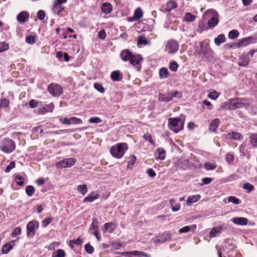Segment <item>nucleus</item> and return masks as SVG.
Here are the masks:
<instances>
[{
    "label": "nucleus",
    "instance_id": "nucleus-1",
    "mask_svg": "<svg viewBox=\"0 0 257 257\" xmlns=\"http://www.w3.org/2000/svg\"><path fill=\"white\" fill-rule=\"evenodd\" d=\"M127 149V145L126 143H118L110 148V153L112 157L119 159L123 157Z\"/></svg>",
    "mask_w": 257,
    "mask_h": 257
},
{
    "label": "nucleus",
    "instance_id": "nucleus-2",
    "mask_svg": "<svg viewBox=\"0 0 257 257\" xmlns=\"http://www.w3.org/2000/svg\"><path fill=\"white\" fill-rule=\"evenodd\" d=\"M203 17L205 18H209L207 25L209 28H213L216 26L219 22V15L217 12L213 9L207 10L204 14Z\"/></svg>",
    "mask_w": 257,
    "mask_h": 257
},
{
    "label": "nucleus",
    "instance_id": "nucleus-3",
    "mask_svg": "<svg viewBox=\"0 0 257 257\" xmlns=\"http://www.w3.org/2000/svg\"><path fill=\"white\" fill-rule=\"evenodd\" d=\"M170 129L175 133H178L183 128L184 118H170L168 119Z\"/></svg>",
    "mask_w": 257,
    "mask_h": 257
},
{
    "label": "nucleus",
    "instance_id": "nucleus-4",
    "mask_svg": "<svg viewBox=\"0 0 257 257\" xmlns=\"http://www.w3.org/2000/svg\"><path fill=\"white\" fill-rule=\"evenodd\" d=\"M16 148L15 142L10 139H4L0 144V150L5 153H11Z\"/></svg>",
    "mask_w": 257,
    "mask_h": 257
},
{
    "label": "nucleus",
    "instance_id": "nucleus-5",
    "mask_svg": "<svg viewBox=\"0 0 257 257\" xmlns=\"http://www.w3.org/2000/svg\"><path fill=\"white\" fill-rule=\"evenodd\" d=\"M179 49V43L174 40H169L166 44L165 51L170 54L175 53Z\"/></svg>",
    "mask_w": 257,
    "mask_h": 257
},
{
    "label": "nucleus",
    "instance_id": "nucleus-6",
    "mask_svg": "<svg viewBox=\"0 0 257 257\" xmlns=\"http://www.w3.org/2000/svg\"><path fill=\"white\" fill-rule=\"evenodd\" d=\"M66 2V1H55L52 8L53 13L58 16H64L66 14V11L63 4Z\"/></svg>",
    "mask_w": 257,
    "mask_h": 257
},
{
    "label": "nucleus",
    "instance_id": "nucleus-7",
    "mask_svg": "<svg viewBox=\"0 0 257 257\" xmlns=\"http://www.w3.org/2000/svg\"><path fill=\"white\" fill-rule=\"evenodd\" d=\"M49 93L54 97H58L63 93L62 87L55 83H51L48 87Z\"/></svg>",
    "mask_w": 257,
    "mask_h": 257
},
{
    "label": "nucleus",
    "instance_id": "nucleus-8",
    "mask_svg": "<svg viewBox=\"0 0 257 257\" xmlns=\"http://www.w3.org/2000/svg\"><path fill=\"white\" fill-rule=\"evenodd\" d=\"M39 222L36 220L30 221L27 225V236H33L35 234L36 230L39 227Z\"/></svg>",
    "mask_w": 257,
    "mask_h": 257
},
{
    "label": "nucleus",
    "instance_id": "nucleus-9",
    "mask_svg": "<svg viewBox=\"0 0 257 257\" xmlns=\"http://www.w3.org/2000/svg\"><path fill=\"white\" fill-rule=\"evenodd\" d=\"M76 160L74 158H67L57 163L56 166L58 168L70 167L75 164Z\"/></svg>",
    "mask_w": 257,
    "mask_h": 257
},
{
    "label": "nucleus",
    "instance_id": "nucleus-10",
    "mask_svg": "<svg viewBox=\"0 0 257 257\" xmlns=\"http://www.w3.org/2000/svg\"><path fill=\"white\" fill-rule=\"evenodd\" d=\"M227 229V225L224 223L215 227L211 229L210 232V237L211 238L214 237L217 234L221 233L223 230H225Z\"/></svg>",
    "mask_w": 257,
    "mask_h": 257
},
{
    "label": "nucleus",
    "instance_id": "nucleus-11",
    "mask_svg": "<svg viewBox=\"0 0 257 257\" xmlns=\"http://www.w3.org/2000/svg\"><path fill=\"white\" fill-rule=\"evenodd\" d=\"M171 234L169 232H164L163 234L153 239L154 243H164L171 239Z\"/></svg>",
    "mask_w": 257,
    "mask_h": 257
},
{
    "label": "nucleus",
    "instance_id": "nucleus-12",
    "mask_svg": "<svg viewBox=\"0 0 257 257\" xmlns=\"http://www.w3.org/2000/svg\"><path fill=\"white\" fill-rule=\"evenodd\" d=\"M175 1H167L166 4L163 5L162 11L164 12H170L173 9L177 7Z\"/></svg>",
    "mask_w": 257,
    "mask_h": 257
},
{
    "label": "nucleus",
    "instance_id": "nucleus-13",
    "mask_svg": "<svg viewBox=\"0 0 257 257\" xmlns=\"http://www.w3.org/2000/svg\"><path fill=\"white\" fill-rule=\"evenodd\" d=\"M231 110H235L237 108H241L245 106V104L242 102L238 98L236 99H230Z\"/></svg>",
    "mask_w": 257,
    "mask_h": 257
},
{
    "label": "nucleus",
    "instance_id": "nucleus-14",
    "mask_svg": "<svg viewBox=\"0 0 257 257\" xmlns=\"http://www.w3.org/2000/svg\"><path fill=\"white\" fill-rule=\"evenodd\" d=\"M29 18V14L27 11L20 12L17 17V20L19 23L23 24L26 22Z\"/></svg>",
    "mask_w": 257,
    "mask_h": 257
},
{
    "label": "nucleus",
    "instance_id": "nucleus-15",
    "mask_svg": "<svg viewBox=\"0 0 257 257\" xmlns=\"http://www.w3.org/2000/svg\"><path fill=\"white\" fill-rule=\"evenodd\" d=\"M231 221L236 225H245L248 223V219L245 217H235L231 219Z\"/></svg>",
    "mask_w": 257,
    "mask_h": 257
},
{
    "label": "nucleus",
    "instance_id": "nucleus-16",
    "mask_svg": "<svg viewBox=\"0 0 257 257\" xmlns=\"http://www.w3.org/2000/svg\"><path fill=\"white\" fill-rule=\"evenodd\" d=\"M54 105L53 103H51L48 105L43 106L39 109V113L45 114L48 112H52L54 109Z\"/></svg>",
    "mask_w": 257,
    "mask_h": 257
},
{
    "label": "nucleus",
    "instance_id": "nucleus-17",
    "mask_svg": "<svg viewBox=\"0 0 257 257\" xmlns=\"http://www.w3.org/2000/svg\"><path fill=\"white\" fill-rule=\"evenodd\" d=\"M143 17V11L141 8H138L135 11L134 16L129 19L130 21H136Z\"/></svg>",
    "mask_w": 257,
    "mask_h": 257
},
{
    "label": "nucleus",
    "instance_id": "nucleus-18",
    "mask_svg": "<svg viewBox=\"0 0 257 257\" xmlns=\"http://www.w3.org/2000/svg\"><path fill=\"white\" fill-rule=\"evenodd\" d=\"M142 60V58L140 55H134L133 54L129 61L132 65L135 66L139 64Z\"/></svg>",
    "mask_w": 257,
    "mask_h": 257
},
{
    "label": "nucleus",
    "instance_id": "nucleus-19",
    "mask_svg": "<svg viewBox=\"0 0 257 257\" xmlns=\"http://www.w3.org/2000/svg\"><path fill=\"white\" fill-rule=\"evenodd\" d=\"M253 38L251 37L244 38L241 40H240L237 43L238 47H240L242 46H246L249 45L250 43H253Z\"/></svg>",
    "mask_w": 257,
    "mask_h": 257
},
{
    "label": "nucleus",
    "instance_id": "nucleus-20",
    "mask_svg": "<svg viewBox=\"0 0 257 257\" xmlns=\"http://www.w3.org/2000/svg\"><path fill=\"white\" fill-rule=\"evenodd\" d=\"M133 53L128 50H124L120 53V57L123 61H127L130 60Z\"/></svg>",
    "mask_w": 257,
    "mask_h": 257
},
{
    "label": "nucleus",
    "instance_id": "nucleus-21",
    "mask_svg": "<svg viewBox=\"0 0 257 257\" xmlns=\"http://www.w3.org/2000/svg\"><path fill=\"white\" fill-rule=\"evenodd\" d=\"M98 198V194L96 192H92L84 199L83 202H92L94 200L97 199Z\"/></svg>",
    "mask_w": 257,
    "mask_h": 257
},
{
    "label": "nucleus",
    "instance_id": "nucleus-22",
    "mask_svg": "<svg viewBox=\"0 0 257 257\" xmlns=\"http://www.w3.org/2000/svg\"><path fill=\"white\" fill-rule=\"evenodd\" d=\"M112 7L109 3H105L101 6V11L103 13L107 14L112 11Z\"/></svg>",
    "mask_w": 257,
    "mask_h": 257
},
{
    "label": "nucleus",
    "instance_id": "nucleus-23",
    "mask_svg": "<svg viewBox=\"0 0 257 257\" xmlns=\"http://www.w3.org/2000/svg\"><path fill=\"white\" fill-rule=\"evenodd\" d=\"M220 123V120L218 118L214 119L210 124L209 129L211 131L216 132V129Z\"/></svg>",
    "mask_w": 257,
    "mask_h": 257
},
{
    "label": "nucleus",
    "instance_id": "nucleus-24",
    "mask_svg": "<svg viewBox=\"0 0 257 257\" xmlns=\"http://www.w3.org/2000/svg\"><path fill=\"white\" fill-rule=\"evenodd\" d=\"M227 136L235 141H239L243 139V136L239 133L232 132L227 134Z\"/></svg>",
    "mask_w": 257,
    "mask_h": 257
},
{
    "label": "nucleus",
    "instance_id": "nucleus-25",
    "mask_svg": "<svg viewBox=\"0 0 257 257\" xmlns=\"http://www.w3.org/2000/svg\"><path fill=\"white\" fill-rule=\"evenodd\" d=\"M103 230L104 232H108V233H112L114 230L113 223L110 222L105 223L103 226Z\"/></svg>",
    "mask_w": 257,
    "mask_h": 257
},
{
    "label": "nucleus",
    "instance_id": "nucleus-26",
    "mask_svg": "<svg viewBox=\"0 0 257 257\" xmlns=\"http://www.w3.org/2000/svg\"><path fill=\"white\" fill-rule=\"evenodd\" d=\"M200 198L201 196L200 195H195L189 196L187 201V205H190L191 204L197 202Z\"/></svg>",
    "mask_w": 257,
    "mask_h": 257
},
{
    "label": "nucleus",
    "instance_id": "nucleus-27",
    "mask_svg": "<svg viewBox=\"0 0 257 257\" xmlns=\"http://www.w3.org/2000/svg\"><path fill=\"white\" fill-rule=\"evenodd\" d=\"M158 99L161 101H170L171 100V96H170V93H169L167 94L160 93L159 94Z\"/></svg>",
    "mask_w": 257,
    "mask_h": 257
},
{
    "label": "nucleus",
    "instance_id": "nucleus-28",
    "mask_svg": "<svg viewBox=\"0 0 257 257\" xmlns=\"http://www.w3.org/2000/svg\"><path fill=\"white\" fill-rule=\"evenodd\" d=\"M120 73L119 71H114L111 73V78L113 81H118L121 80Z\"/></svg>",
    "mask_w": 257,
    "mask_h": 257
},
{
    "label": "nucleus",
    "instance_id": "nucleus-29",
    "mask_svg": "<svg viewBox=\"0 0 257 257\" xmlns=\"http://www.w3.org/2000/svg\"><path fill=\"white\" fill-rule=\"evenodd\" d=\"M128 254L134 255L138 257H150V256L143 251H132L128 252Z\"/></svg>",
    "mask_w": 257,
    "mask_h": 257
},
{
    "label": "nucleus",
    "instance_id": "nucleus-30",
    "mask_svg": "<svg viewBox=\"0 0 257 257\" xmlns=\"http://www.w3.org/2000/svg\"><path fill=\"white\" fill-rule=\"evenodd\" d=\"M160 77L162 79H165L168 77L169 71L166 68H162L159 71Z\"/></svg>",
    "mask_w": 257,
    "mask_h": 257
},
{
    "label": "nucleus",
    "instance_id": "nucleus-31",
    "mask_svg": "<svg viewBox=\"0 0 257 257\" xmlns=\"http://www.w3.org/2000/svg\"><path fill=\"white\" fill-rule=\"evenodd\" d=\"M225 40V36L223 34H220L214 39V42L217 46H219L221 43L224 42Z\"/></svg>",
    "mask_w": 257,
    "mask_h": 257
},
{
    "label": "nucleus",
    "instance_id": "nucleus-32",
    "mask_svg": "<svg viewBox=\"0 0 257 257\" xmlns=\"http://www.w3.org/2000/svg\"><path fill=\"white\" fill-rule=\"evenodd\" d=\"M249 61V59L247 55H242L239 64L241 66H245L248 64Z\"/></svg>",
    "mask_w": 257,
    "mask_h": 257
},
{
    "label": "nucleus",
    "instance_id": "nucleus-33",
    "mask_svg": "<svg viewBox=\"0 0 257 257\" xmlns=\"http://www.w3.org/2000/svg\"><path fill=\"white\" fill-rule=\"evenodd\" d=\"M77 190L83 195L86 194L88 191L86 184L79 185L77 186Z\"/></svg>",
    "mask_w": 257,
    "mask_h": 257
},
{
    "label": "nucleus",
    "instance_id": "nucleus-34",
    "mask_svg": "<svg viewBox=\"0 0 257 257\" xmlns=\"http://www.w3.org/2000/svg\"><path fill=\"white\" fill-rule=\"evenodd\" d=\"M157 151L159 154V156L158 158H156V159L161 160H164L166 157L165 151L163 148H158L157 149Z\"/></svg>",
    "mask_w": 257,
    "mask_h": 257
},
{
    "label": "nucleus",
    "instance_id": "nucleus-35",
    "mask_svg": "<svg viewBox=\"0 0 257 257\" xmlns=\"http://www.w3.org/2000/svg\"><path fill=\"white\" fill-rule=\"evenodd\" d=\"M196 225H193L190 226H184V227L180 228L179 230V232L180 233H187L188 231H189L191 229H195V228H196Z\"/></svg>",
    "mask_w": 257,
    "mask_h": 257
},
{
    "label": "nucleus",
    "instance_id": "nucleus-36",
    "mask_svg": "<svg viewBox=\"0 0 257 257\" xmlns=\"http://www.w3.org/2000/svg\"><path fill=\"white\" fill-rule=\"evenodd\" d=\"M13 248V245L10 243L5 244L2 250V252L3 253L7 254Z\"/></svg>",
    "mask_w": 257,
    "mask_h": 257
},
{
    "label": "nucleus",
    "instance_id": "nucleus-37",
    "mask_svg": "<svg viewBox=\"0 0 257 257\" xmlns=\"http://www.w3.org/2000/svg\"><path fill=\"white\" fill-rule=\"evenodd\" d=\"M149 42L147 41L146 37L144 36H140L138 38V45H147L149 44Z\"/></svg>",
    "mask_w": 257,
    "mask_h": 257
},
{
    "label": "nucleus",
    "instance_id": "nucleus-38",
    "mask_svg": "<svg viewBox=\"0 0 257 257\" xmlns=\"http://www.w3.org/2000/svg\"><path fill=\"white\" fill-rule=\"evenodd\" d=\"M65 251L61 249H58L56 252H53L52 254V257H65Z\"/></svg>",
    "mask_w": 257,
    "mask_h": 257
},
{
    "label": "nucleus",
    "instance_id": "nucleus-39",
    "mask_svg": "<svg viewBox=\"0 0 257 257\" xmlns=\"http://www.w3.org/2000/svg\"><path fill=\"white\" fill-rule=\"evenodd\" d=\"M239 36V33L236 30H231L229 32L228 38L230 39L236 38Z\"/></svg>",
    "mask_w": 257,
    "mask_h": 257
},
{
    "label": "nucleus",
    "instance_id": "nucleus-40",
    "mask_svg": "<svg viewBox=\"0 0 257 257\" xmlns=\"http://www.w3.org/2000/svg\"><path fill=\"white\" fill-rule=\"evenodd\" d=\"M34 188L32 185H29L26 188V192L28 196H32L34 193Z\"/></svg>",
    "mask_w": 257,
    "mask_h": 257
},
{
    "label": "nucleus",
    "instance_id": "nucleus-41",
    "mask_svg": "<svg viewBox=\"0 0 257 257\" xmlns=\"http://www.w3.org/2000/svg\"><path fill=\"white\" fill-rule=\"evenodd\" d=\"M250 143L255 147H257V134H253L250 136Z\"/></svg>",
    "mask_w": 257,
    "mask_h": 257
},
{
    "label": "nucleus",
    "instance_id": "nucleus-42",
    "mask_svg": "<svg viewBox=\"0 0 257 257\" xmlns=\"http://www.w3.org/2000/svg\"><path fill=\"white\" fill-rule=\"evenodd\" d=\"M243 188L246 190L247 193H250L253 189V186L249 183H246L243 184Z\"/></svg>",
    "mask_w": 257,
    "mask_h": 257
},
{
    "label": "nucleus",
    "instance_id": "nucleus-43",
    "mask_svg": "<svg viewBox=\"0 0 257 257\" xmlns=\"http://www.w3.org/2000/svg\"><path fill=\"white\" fill-rule=\"evenodd\" d=\"M10 104V101L6 98H2L0 100V108L8 107Z\"/></svg>",
    "mask_w": 257,
    "mask_h": 257
},
{
    "label": "nucleus",
    "instance_id": "nucleus-44",
    "mask_svg": "<svg viewBox=\"0 0 257 257\" xmlns=\"http://www.w3.org/2000/svg\"><path fill=\"white\" fill-rule=\"evenodd\" d=\"M216 167V165L215 163H205L204 164V168L207 170H212L215 169Z\"/></svg>",
    "mask_w": 257,
    "mask_h": 257
},
{
    "label": "nucleus",
    "instance_id": "nucleus-45",
    "mask_svg": "<svg viewBox=\"0 0 257 257\" xmlns=\"http://www.w3.org/2000/svg\"><path fill=\"white\" fill-rule=\"evenodd\" d=\"M70 124H79L82 123V120L79 118L76 117H72L69 118Z\"/></svg>",
    "mask_w": 257,
    "mask_h": 257
},
{
    "label": "nucleus",
    "instance_id": "nucleus-46",
    "mask_svg": "<svg viewBox=\"0 0 257 257\" xmlns=\"http://www.w3.org/2000/svg\"><path fill=\"white\" fill-rule=\"evenodd\" d=\"M195 19V16L190 13H186L184 17V20L188 22H193Z\"/></svg>",
    "mask_w": 257,
    "mask_h": 257
},
{
    "label": "nucleus",
    "instance_id": "nucleus-47",
    "mask_svg": "<svg viewBox=\"0 0 257 257\" xmlns=\"http://www.w3.org/2000/svg\"><path fill=\"white\" fill-rule=\"evenodd\" d=\"M26 42L29 44H33L36 42V37L34 36H27L26 38Z\"/></svg>",
    "mask_w": 257,
    "mask_h": 257
},
{
    "label": "nucleus",
    "instance_id": "nucleus-48",
    "mask_svg": "<svg viewBox=\"0 0 257 257\" xmlns=\"http://www.w3.org/2000/svg\"><path fill=\"white\" fill-rule=\"evenodd\" d=\"M98 220L96 218H93L89 229L94 230L98 227Z\"/></svg>",
    "mask_w": 257,
    "mask_h": 257
},
{
    "label": "nucleus",
    "instance_id": "nucleus-49",
    "mask_svg": "<svg viewBox=\"0 0 257 257\" xmlns=\"http://www.w3.org/2000/svg\"><path fill=\"white\" fill-rule=\"evenodd\" d=\"M85 250L89 254H91L94 252V248L90 243H87L85 245Z\"/></svg>",
    "mask_w": 257,
    "mask_h": 257
},
{
    "label": "nucleus",
    "instance_id": "nucleus-50",
    "mask_svg": "<svg viewBox=\"0 0 257 257\" xmlns=\"http://www.w3.org/2000/svg\"><path fill=\"white\" fill-rule=\"evenodd\" d=\"M143 138L146 141H148L151 144L155 145V142L152 139L151 135L149 133L144 134Z\"/></svg>",
    "mask_w": 257,
    "mask_h": 257
},
{
    "label": "nucleus",
    "instance_id": "nucleus-51",
    "mask_svg": "<svg viewBox=\"0 0 257 257\" xmlns=\"http://www.w3.org/2000/svg\"><path fill=\"white\" fill-rule=\"evenodd\" d=\"M178 68V64L175 61H173L170 63L169 65V69L173 71H176Z\"/></svg>",
    "mask_w": 257,
    "mask_h": 257
},
{
    "label": "nucleus",
    "instance_id": "nucleus-52",
    "mask_svg": "<svg viewBox=\"0 0 257 257\" xmlns=\"http://www.w3.org/2000/svg\"><path fill=\"white\" fill-rule=\"evenodd\" d=\"M94 87L99 92L103 93L104 92V89L101 84L98 83H95L94 84Z\"/></svg>",
    "mask_w": 257,
    "mask_h": 257
},
{
    "label": "nucleus",
    "instance_id": "nucleus-53",
    "mask_svg": "<svg viewBox=\"0 0 257 257\" xmlns=\"http://www.w3.org/2000/svg\"><path fill=\"white\" fill-rule=\"evenodd\" d=\"M228 201L229 202H232L234 204H238L240 203V200L234 196L229 197Z\"/></svg>",
    "mask_w": 257,
    "mask_h": 257
},
{
    "label": "nucleus",
    "instance_id": "nucleus-54",
    "mask_svg": "<svg viewBox=\"0 0 257 257\" xmlns=\"http://www.w3.org/2000/svg\"><path fill=\"white\" fill-rule=\"evenodd\" d=\"M9 48V45L5 42L0 43V53L3 52Z\"/></svg>",
    "mask_w": 257,
    "mask_h": 257
},
{
    "label": "nucleus",
    "instance_id": "nucleus-55",
    "mask_svg": "<svg viewBox=\"0 0 257 257\" xmlns=\"http://www.w3.org/2000/svg\"><path fill=\"white\" fill-rule=\"evenodd\" d=\"M219 96L218 93L216 91H213L208 94V97L211 99L215 100Z\"/></svg>",
    "mask_w": 257,
    "mask_h": 257
},
{
    "label": "nucleus",
    "instance_id": "nucleus-56",
    "mask_svg": "<svg viewBox=\"0 0 257 257\" xmlns=\"http://www.w3.org/2000/svg\"><path fill=\"white\" fill-rule=\"evenodd\" d=\"M230 99L226 102H223L221 105V107L224 109L231 110Z\"/></svg>",
    "mask_w": 257,
    "mask_h": 257
},
{
    "label": "nucleus",
    "instance_id": "nucleus-57",
    "mask_svg": "<svg viewBox=\"0 0 257 257\" xmlns=\"http://www.w3.org/2000/svg\"><path fill=\"white\" fill-rule=\"evenodd\" d=\"M16 166V164H15V163L14 161H13V162H11V163L9 164V165H8L6 169L5 170V172L6 173H9V172H10V171L14 168Z\"/></svg>",
    "mask_w": 257,
    "mask_h": 257
},
{
    "label": "nucleus",
    "instance_id": "nucleus-58",
    "mask_svg": "<svg viewBox=\"0 0 257 257\" xmlns=\"http://www.w3.org/2000/svg\"><path fill=\"white\" fill-rule=\"evenodd\" d=\"M45 13L43 10H40L37 13V17L40 20H43L45 18Z\"/></svg>",
    "mask_w": 257,
    "mask_h": 257
},
{
    "label": "nucleus",
    "instance_id": "nucleus-59",
    "mask_svg": "<svg viewBox=\"0 0 257 257\" xmlns=\"http://www.w3.org/2000/svg\"><path fill=\"white\" fill-rule=\"evenodd\" d=\"M23 178L19 175L15 177V180L18 185L22 186L24 184Z\"/></svg>",
    "mask_w": 257,
    "mask_h": 257
},
{
    "label": "nucleus",
    "instance_id": "nucleus-60",
    "mask_svg": "<svg viewBox=\"0 0 257 257\" xmlns=\"http://www.w3.org/2000/svg\"><path fill=\"white\" fill-rule=\"evenodd\" d=\"M137 158L135 155H133L130 158V160L128 161V167H130V166H133L136 161Z\"/></svg>",
    "mask_w": 257,
    "mask_h": 257
},
{
    "label": "nucleus",
    "instance_id": "nucleus-61",
    "mask_svg": "<svg viewBox=\"0 0 257 257\" xmlns=\"http://www.w3.org/2000/svg\"><path fill=\"white\" fill-rule=\"evenodd\" d=\"M21 234V229L19 227H16L12 232L13 237H16L17 236Z\"/></svg>",
    "mask_w": 257,
    "mask_h": 257
},
{
    "label": "nucleus",
    "instance_id": "nucleus-62",
    "mask_svg": "<svg viewBox=\"0 0 257 257\" xmlns=\"http://www.w3.org/2000/svg\"><path fill=\"white\" fill-rule=\"evenodd\" d=\"M234 159V156L233 154H230V153H227L226 155V160L228 163L233 162Z\"/></svg>",
    "mask_w": 257,
    "mask_h": 257
},
{
    "label": "nucleus",
    "instance_id": "nucleus-63",
    "mask_svg": "<svg viewBox=\"0 0 257 257\" xmlns=\"http://www.w3.org/2000/svg\"><path fill=\"white\" fill-rule=\"evenodd\" d=\"M89 122L91 123H100L101 120L100 118L97 117H92L89 119Z\"/></svg>",
    "mask_w": 257,
    "mask_h": 257
},
{
    "label": "nucleus",
    "instance_id": "nucleus-64",
    "mask_svg": "<svg viewBox=\"0 0 257 257\" xmlns=\"http://www.w3.org/2000/svg\"><path fill=\"white\" fill-rule=\"evenodd\" d=\"M99 38L104 40L106 37V33L104 30H101L98 33Z\"/></svg>",
    "mask_w": 257,
    "mask_h": 257
}]
</instances>
